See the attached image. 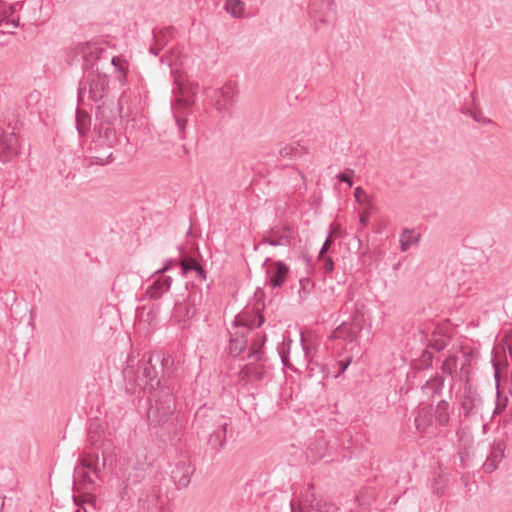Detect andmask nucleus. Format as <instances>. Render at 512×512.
I'll return each instance as SVG.
<instances>
[{"label":"nucleus","mask_w":512,"mask_h":512,"mask_svg":"<svg viewBox=\"0 0 512 512\" xmlns=\"http://www.w3.org/2000/svg\"><path fill=\"white\" fill-rule=\"evenodd\" d=\"M445 347H446V342L440 338L431 340L429 342V344L427 345V348H431L437 352L444 350Z\"/></svg>","instance_id":"obj_48"},{"label":"nucleus","mask_w":512,"mask_h":512,"mask_svg":"<svg viewBox=\"0 0 512 512\" xmlns=\"http://www.w3.org/2000/svg\"><path fill=\"white\" fill-rule=\"evenodd\" d=\"M414 423L417 431L420 433L426 432L428 428L433 426L435 420L432 415L431 407L428 405L421 407L415 416Z\"/></svg>","instance_id":"obj_28"},{"label":"nucleus","mask_w":512,"mask_h":512,"mask_svg":"<svg viewBox=\"0 0 512 512\" xmlns=\"http://www.w3.org/2000/svg\"><path fill=\"white\" fill-rule=\"evenodd\" d=\"M418 241V237L414 235V231L410 229H405L400 238V247L402 251H407L411 245Z\"/></svg>","instance_id":"obj_37"},{"label":"nucleus","mask_w":512,"mask_h":512,"mask_svg":"<svg viewBox=\"0 0 512 512\" xmlns=\"http://www.w3.org/2000/svg\"><path fill=\"white\" fill-rule=\"evenodd\" d=\"M459 455V458H460V467L463 468V469H466L469 467V458H470V454L468 451H460L458 453Z\"/></svg>","instance_id":"obj_53"},{"label":"nucleus","mask_w":512,"mask_h":512,"mask_svg":"<svg viewBox=\"0 0 512 512\" xmlns=\"http://www.w3.org/2000/svg\"><path fill=\"white\" fill-rule=\"evenodd\" d=\"M309 14L315 24H329L335 20V5L333 0H312L309 4Z\"/></svg>","instance_id":"obj_12"},{"label":"nucleus","mask_w":512,"mask_h":512,"mask_svg":"<svg viewBox=\"0 0 512 512\" xmlns=\"http://www.w3.org/2000/svg\"><path fill=\"white\" fill-rule=\"evenodd\" d=\"M91 472L85 471L83 468H75L73 474V486L76 492H88L96 489L94 479L90 475Z\"/></svg>","instance_id":"obj_21"},{"label":"nucleus","mask_w":512,"mask_h":512,"mask_svg":"<svg viewBox=\"0 0 512 512\" xmlns=\"http://www.w3.org/2000/svg\"><path fill=\"white\" fill-rule=\"evenodd\" d=\"M434 359V354L429 351L428 349H425L422 351L418 364L416 365V368L419 370H424L432 366V362Z\"/></svg>","instance_id":"obj_41"},{"label":"nucleus","mask_w":512,"mask_h":512,"mask_svg":"<svg viewBox=\"0 0 512 512\" xmlns=\"http://www.w3.org/2000/svg\"><path fill=\"white\" fill-rule=\"evenodd\" d=\"M456 363H457V357L456 356H448L444 361H443V364H442V371L444 373H447L449 375H452L453 374V371L455 370L456 368Z\"/></svg>","instance_id":"obj_45"},{"label":"nucleus","mask_w":512,"mask_h":512,"mask_svg":"<svg viewBox=\"0 0 512 512\" xmlns=\"http://www.w3.org/2000/svg\"><path fill=\"white\" fill-rule=\"evenodd\" d=\"M144 476H145L144 470L143 469H137V473H136L137 479L134 480L133 483H136V482L140 481V479L144 478Z\"/></svg>","instance_id":"obj_63"},{"label":"nucleus","mask_w":512,"mask_h":512,"mask_svg":"<svg viewBox=\"0 0 512 512\" xmlns=\"http://www.w3.org/2000/svg\"><path fill=\"white\" fill-rule=\"evenodd\" d=\"M111 64L114 66L116 72H117V78L121 84H124L127 79L128 74V64L126 60L114 56L111 58Z\"/></svg>","instance_id":"obj_35"},{"label":"nucleus","mask_w":512,"mask_h":512,"mask_svg":"<svg viewBox=\"0 0 512 512\" xmlns=\"http://www.w3.org/2000/svg\"><path fill=\"white\" fill-rule=\"evenodd\" d=\"M366 195L365 190L362 187H356L354 190V196L357 201H361V197Z\"/></svg>","instance_id":"obj_59"},{"label":"nucleus","mask_w":512,"mask_h":512,"mask_svg":"<svg viewBox=\"0 0 512 512\" xmlns=\"http://www.w3.org/2000/svg\"><path fill=\"white\" fill-rule=\"evenodd\" d=\"M75 468H83L85 471L91 472L98 477L100 472L98 455L95 453H85L78 459V465Z\"/></svg>","instance_id":"obj_30"},{"label":"nucleus","mask_w":512,"mask_h":512,"mask_svg":"<svg viewBox=\"0 0 512 512\" xmlns=\"http://www.w3.org/2000/svg\"><path fill=\"white\" fill-rule=\"evenodd\" d=\"M161 50H162V48L160 46L156 45L155 42L149 48V52L155 56H157Z\"/></svg>","instance_id":"obj_60"},{"label":"nucleus","mask_w":512,"mask_h":512,"mask_svg":"<svg viewBox=\"0 0 512 512\" xmlns=\"http://www.w3.org/2000/svg\"><path fill=\"white\" fill-rule=\"evenodd\" d=\"M245 4L241 0H226L225 10L233 17L239 18L244 14Z\"/></svg>","instance_id":"obj_36"},{"label":"nucleus","mask_w":512,"mask_h":512,"mask_svg":"<svg viewBox=\"0 0 512 512\" xmlns=\"http://www.w3.org/2000/svg\"><path fill=\"white\" fill-rule=\"evenodd\" d=\"M308 154V149L298 142L286 145L278 151V159L293 160Z\"/></svg>","instance_id":"obj_29"},{"label":"nucleus","mask_w":512,"mask_h":512,"mask_svg":"<svg viewBox=\"0 0 512 512\" xmlns=\"http://www.w3.org/2000/svg\"><path fill=\"white\" fill-rule=\"evenodd\" d=\"M333 241H334V238L332 236V233L330 232L320 249V252L318 255V260H321L323 255H325L326 252L330 249V245L333 243Z\"/></svg>","instance_id":"obj_49"},{"label":"nucleus","mask_w":512,"mask_h":512,"mask_svg":"<svg viewBox=\"0 0 512 512\" xmlns=\"http://www.w3.org/2000/svg\"><path fill=\"white\" fill-rule=\"evenodd\" d=\"M470 365V361L468 358L465 359V361L461 365V372L465 371L466 373V379H465V386H464V392L463 395L460 398V409L462 411V415L464 419H472L477 416H482V410H483V399L481 395L478 393L477 389L471 385L468 384L469 382V371L468 366Z\"/></svg>","instance_id":"obj_4"},{"label":"nucleus","mask_w":512,"mask_h":512,"mask_svg":"<svg viewBox=\"0 0 512 512\" xmlns=\"http://www.w3.org/2000/svg\"><path fill=\"white\" fill-rule=\"evenodd\" d=\"M181 254L178 264L181 267L182 274L187 275L189 272L194 271L195 277L198 281L203 282L207 279V272L204 267L197 261L196 258L187 255L182 247H179Z\"/></svg>","instance_id":"obj_16"},{"label":"nucleus","mask_w":512,"mask_h":512,"mask_svg":"<svg viewBox=\"0 0 512 512\" xmlns=\"http://www.w3.org/2000/svg\"><path fill=\"white\" fill-rule=\"evenodd\" d=\"M207 97H209L214 107L220 112H229L230 107L235 103L238 90L235 84L228 82L221 88L205 90Z\"/></svg>","instance_id":"obj_8"},{"label":"nucleus","mask_w":512,"mask_h":512,"mask_svg":"<svg viewBox=\"0 0 512 512\" xmlns=\"http://www.w3.org/2000/svg\"><path fill=\"white\" fill-rule=\"evenodd\" d=\"M80 495H74L73 501L74 504L79 506V509L83 511V508L85 504H88L92 506L93 508H96L97 503V497L95 494H93V491L88 492H78Z\"/></svg>","instance_id":"obj_33"},{"label":"nucleus","mask_w":512,"mask_h":512,"mask_svg":"<svg viewBox=\"0 0 512 512\" xmlns=\"http://www.w3.org/2000/svg\"><path fill=\"white\" fill-rule=\"evenodd\" d=\"M266 335L257 333L254 335L251 345L248 347V354L246 358L248 360L254 359L256 361L259 360H267L264 352V345L266 343Z\"/></svg>","instance_id":"obj_25"},{"label":"nucleus","mask_w":512,"mask_h":512,"mask_svg":"<svg viewBox=\"0 0 512 512\" xmlns=\"http://www.w3.org/2000/svg\"><path fill=\"white\" fill-rule=\"evenodd\" d=\"M505 449L506 443L504 439H498L494 441L493 445L491 446L490 453L482 466V469L485 473H492L498 468L499 463L505 457Z\"/></svg>","instance_id":"obj_17"},{"label":"nucleus","mask_w":512,"mask_h":512,"mask_svg":"<svg viewBox=\"0 0 512 512\" xmlns=\"http://www.w3.org/2000/svg\"><path fill=\"white\" fill-rule=\"evenodd\" d=\"M176 126H177V132L178 136L181 140L186 139V126H187V119L178 113L174 114Z\"/></svg>","instance_id":"obj_44"},{"label":"nucleus","mask_w":512,"mask_h":512,"mask_svg":"<svg viewBox=\"0 0 512 512\" xmlns=\"http://www.w3.org/2000/svg\"><path fill=\"white\" fill-rule=\"evenodd\" d=\"M176 264L175 260H168L164 266L154 272L155 275H164L165 272L169 271Z\"/></svg>","instance_id":"obj_57"},{"label":"nucleus","mask_w":512,"mask_h":512,"mask_svg":"<svg viewBox=\"0 0 512 512\" xmlns=\"http://www.w3.org/2000/svg\"><path fill=\"white\" fill-rule=\"evenodd\" d=\"M299 284V296L302 300H305L311 289L314 287V283L310 278H301L299 280Z\"/></svg>","instance_id":"obj_43"},{"label":"nucleus","mask_w":512,"mask_h":512,"mask_svg":"<svg viewBox=\"0 0 512 512\" xmlns=\"http://www.w3.org/2000/svg\"><path fill=\"white\" fill-rule=\"evenodd\" d=\"M360 326L355 323L343 322L332 333L333 339H344L354 342L357 339Z\"/></svg>","instance_id":"obj_27"},{"label":"nucleus","mask_w":512,"mask_h":512,"mask_svg":"<svg viewBox=\"0 0 512 512\" xmlns=\"http://www.w3.org/2000/svg\"><path fill=\"white\" fill-rule=\"evenodd\" d=\"M326 451V443L321 440H315L308 445L307 457L312 463L324 458Z\"/></svg>","instance_id":"obj_31"},{"label":"nucleus","mask_w":512,"mask_h":512,"mask_svg":"<svg viewBox=\"0 0 512 512\" xmlns=\"http://www.w3.org/2000/svg\"><path fill=\"white\" fill-rule=\"evenodd\" d=\"M351 362H352V357L351 356L346 357L345 359L338 361L337 362L338 374L335 375V377H338L340 374H343L347 370V368L349 367Z\"/></svg>","instance_id":"obj_50"},{"label":"nucleus","mask_w":512,"mask_h":512,"mask_svg":"<svg viewBox=\"0 0 512 512\" xmlns=\"http://www.w3.org/2000/svg\"><path fill=\"white\" fill-rule=\"evenodd\" d=\"M264 304L257 301L253 307H246L242 312L235 316L232 326L251 332L254 328H259L265 322V317L262 313Z\"/></svg>","instance_id":"obj_7"},{"label":"nucleus","mask_w":512,"mask_h":512,"mask_svg":"<svg viewBox=\"0 0 512 512\" xmlns=\"http://www.w3.org/2000/svg\"><path fill=\"white\" fill-rule=\"evenodd\" d=\"M175 29L173 27H166L160 30H153V40L156 45L160 46L162 49L168 44L170 38L173 37Z\"/></svg>","instance_id":"obj_34"},{"label":"nucleus","mask_w":512,"mask_h":512,"mask_svg":"<svg viewBox=\"0 0 512 512\" xmlns=\"http://www.w3.org/2000/svg\"><path fill=\"white\" fill-rule=\"evenodd\" d=\"M149 430L159 447H165L167 445L176 446L181 442L184 435L185 421L183 416L176 413L160 427H153Z\"/></svg>","instance_id":"obj_3"},{"label":"nucleus","mask_w":512,"mask_h":512,"mask_svg":"<svg viewBox=\"0 0 512 512\" xmlns=\"http://www.w3.org/2000/svg\"><path fill=\"white\" fill-rule=\"evenodd\" d=\"M3 13H6L7 15V20H12L10 17L15 13V6L14 5H9L8 6V9L7 10H4Z\"/></svg>","instance_id":"obj_61"},{"label":"nucleus","mask_w":512,"mask_h":512,"mask_svg":"<svg viewBox=\"0 0 512 512\" xmlns=\"http://www.w3.org/2000/svg\"><path fill=\"white\" fill-rule=\"evenodd\" d=\"M432 415L437 426L446 427L450 423V403L442 399L436 405L430 404Z\"/></svg>","instance_id":"obj_24"},{"label":"nucleus","mask_w":512,"mask_h":512,"mask_svg":"<svg viewBox=\"0 0 512 512\" xmlns=\"http://www.w3.org/2000/svg\"><path fill=\"white\" fill-rule=\"evenodd\" d=\"M498 427L501 432V438L504 439L505 442L512 437V419L509 417H505L500 419L498 422Z\"/></svg>","instance_id":"obj_39"},{"label":"nucleus","mask_w":512,"mask_h":512,"mask_svg":"<svg viewBox=\"0 0 512 512\" xmlns=\"http://www.w3.org/2000/svg\"><path fill=\"white\" fill-rule=\"evenodd\" d=\"M173 279L166 275H157L155 280L147 287L146 295L152 300H158L169 291Z\"/></svg>","instance_id":"obj_19"},{"label":"nucleus","mask_w":512,"mask_h":512,"mask_svg":"<svg viewBox=\"0 0 512 512\" xmlns=\"http://www.w3.org/2000/svg\"><path fill=\"white\" fill-rule=\"evenodd\" d=\"M289 351V348L287 349ZM278 353L281 359V362L286 367H291L289 353L285 351V344L283 343L282 347L278 348Z\"/></svg>","instance_id":"obj_51"},{"label":"nucleus","mask_w":512,"mask_h":512,"mask_svg":"<svg viewBox=\"0 0 512 512\" xmlns=\"http://www.w3.org/2000/svg\"><path fill=\"white\" fill-rule=\"evenodd\" d=\"M94 133L97 134L89 148L90 151L98 152L100 149H112L118 143L116 130L111 126H95Z\"/></svg>","instance_id":"obj_13"},{"label":"nucleus","mask_w":512,"mask_h":512,"mask_svg":"<svg viewBox=\"0 0 512 512\" xmlns=\"http://www.w3.org/2000/svg\"><path fill=\"white\" fill-rule=\"evenodd\" d=\"M195 468L188 461H178L171 471V477L177 487L186 488L191 481V476L194 474Z\"/></svg>","instance_id":"obj_18"},{"label":"nucleus","mask_w":512,"mask_h":512,"mask_svg":"<svg viewBox=\"0 0 512 512\" xmlns=\"http://www.w3.org/2000/svg\"><path fill=\"white\" fill-rule=\"evenodd\" d=\"M302 341V345H303V349H304V353H305V358L308 360V366H312V365H316L318 367L321 368V371L323 373H326V365H320L318 362L314 361L312 358H311V352H310V349L304 344V341L303 339L301 340Z\"/></svg>","instance_id":"obj_47"},{"label":"nucleus","mask_w":512,"mask_h":512,"mask_svg":"<svg viewBox=\"0 0 512 512\" xmlns=\"http://www.w3.org/2000/svg\"><path fill=\"white\" fill-rule=\"evenodd\" d=\"M339 508L332 502L323 501L320 512H337Z\"/></svg>","instance_id":"obj_55"},{"label":"nucleus","mask_w":512,"mask_h":512,"mask_svg":"<svg viewBox=\"0 0 512 512\" xmlns=\"http://www.w3.org/2000/svg\"><path fill=\"white\" fill-rule=\"evenodd\" d=\"M81 53L83 54L82 68L84 72L87 73L95 70L94 66L96 65L97 61L101 59V56L103 53H105V50L103 48L91 46L89 43H87L85 46L81 47Z\"/></svg>","instance_id":"obj_22"},{"label":"nucleus","mask_w":512,"mask_h":512,"mask_svg":"<svg viewBox=\"0 0 512 512\" xmlns=\"http://www.w3.org/2000/svg\"><path fill=\"white\" fill-rule=\"evenodd\" d=\"M460 112L463 115L470 116V117H472V115L474 113V111L471 110L469 107H461Z\"/></svg>","instance_id":"obj_62"},{"label":"nucleus","mask_w":512,"mask_h":512,"mask_svg":"<svg viewBox=\"0 0 512 512\" xmlns=\"http://www.w3.org/2000/svg\"><path fill=\"white\" fill-rule=\"evenodd\" d=\"M313 490H314V486L312 484H310L308 486V488H307L306 500L305 501L308 503V506L312 510L320 512L323 500L318 499L316 497V495L314 494Z\"/></svg>","instance_id":"obj_38"},{"label":"nucleus","mask_w":512,"mask_h":512,"mask_svg":"<svg viewBox=\"0 0 512 512\" xmlns=\"http://www.w3.org/2000/svg\"><path fill=\"white\" fill-rule=\"evenodd\" d=\"M292 240V227L290 225L274 226L263 233L259 244L289 247Z\"/></svg>","instance_id":"obj_10"},{"label":"nucleus","mask_w":512,"mask_h":512,"mask_svg":"<svg viewBox=\"0 0 512 512\" xmlns=\"http://www.w3.org/2000/svg\"><path fill=\"white\" fill-rule=\"evenodd\" d=\"M3 24H5V25H12L14 28L19 26L18 20L14 19V18H12V20H7L6 13L0 14V27Z\"/></svg>","instance_id":"obj_56"},{"label":"nucleus","mask_w":512,"mask_h":512,"mask_svg":"<svg viewBox=\"0 0 512 512\" xmlns=\"http://www.w3.org/2000/svg\"><path fill=\"white\" fill-rule=\"evenodd\" d=\"M267 360L256 361L251 359L245 364L238 373V383L241 386L254 384L262 381L267 374Z\"/></svg>","instance_id":"obj_9"},{"label":"nucleus","mask_w":512,"mask_h":512,"mask_svg":"<svg viewBox=\"0 0 512 512\" xmlns=\"http://www.w3.org/2000/svg\"><path fill=\"white\" fill-rule=\"evenodd\" d=\"M321 260L324 261V264H323V269L326 273H332L333 270H334V261L331 257H326L325 255H323V257L321 258Z\"/></svg>","instance_id":"obj_52"},{"label":"nucleus","mask_w":512,"mask_h":512,"mask_svg":"<svg viewBox=\"0 0 512 512\" xmlns=\"http://www.w3.org/2000/svg\"><path fill=\"white\" fill-rule=\"evenodd\" d=\"M90 152L92 153L91 158L94 159L97 164H106L113 160V152L111 149H100L98 152Z\"/></svg>","instance_id":"obj_40"},{"label":"nucleus","mask_w":512,"mask_h":512,"mask_svg":"<svg viewBox=\"0 0 512 512\" xmlns=\"http://www.w3.org/2000/svg\"><path fill=\"white\" fill-rule=\"evenodd\" d=\"M497 402H496V406L492 412V419L495 418L497 415H500L504 412V410L506 409L507 405H508V398L505 397L503 400L501 399V391H500V388H499V384L497 383Z\"/></svg>","instance_id":"obj_42"},{"label":"nucleus","mask_w":512,"mask_h":512,"mask_svg":"<svg viewBox=\"0 0 512 512\" xmlns=\"http://www.w3.org/2000/svg\"><path fill=\"white\" fill-rule=\"evenodd\" d=\"M266 270V283L272 288H281L285 283L289 274V266L283 261H272L271 258H266L263 262V267L267 266Z\"/></svg>","instance_id":"obj_11"},{"label":"nucleus","mask_w":512,"mask_h":512,"mask_svg":"<svg viewBox=\"0 0 512 512\" xmlns=\"http://www.w3.org/2000/svg\"><path fill=\"white\" fill-rule=\"evenodd\" d=\"M472 118L475 122H478V123H482V124L492 123V120L483 116L481 111H474Z\"/></svg>","instance_id":"obj_54"},{"label":"nucleus","mask_w":512,"mask_h":512,"mask_svg":"<svg viewBox=\"0 0 512 512\" xmlns=\"http://www.w3.org/2000/svg\"><path fill=\"white\" fill-rule=\"evenodd\" d=\"M132 362L128 360L122 371L125 389L131 394L149 390L146 410L148 427H160L176 414L174 360L170 355L156 353L138 361L137 366Z\"/></svg>","instance_id":"obj_1"},{"label":"nucleus","mask_w":512,"mask_h":512,"mask_svg":"<svg viewBox=\"0 0 512 512\" xmlns=\"http://www.w3.org/2000/svg\"><path fill=\"white\" fill-rule=\"evenodd\" d=\"M88 90L89 98L97 103L103 100L109 91L108 76L100 73L98 68L85 73V77L79 82L78 100L83 99L84 92Z\"/></svg>","instance_id":"obj_6"},{"label":"nucleus","mask_w":512,"mask_h":512,"mask_svg":"<svg viewBox=\"0 0 512 512\" xmlns=\"http://www.w3.org/2000/svg\"><path fill=\"white\" fill-rule=\"evenodd\" d=\"M353 176L354 171L351 169H347L345 172H340L336 178L339 182L346 183L349 187L353 186Z\"/></svg>","instance_id":"obj_46"},{"label":"nucleus","mask_w":512,"mask_h":512,"mask_svg":"<svg viewBox=\"0 0 512 512\" xmlns=\"http://www.w3.org/2000/svg\"><path fill=\"white\" fill-rule=\"evenodd\" d=\"M154 318H155V314H154L153 310L151 309V310L148 312V314H147V321H148L149 323H151V322L154 320Z\"/></svg>","instance_id":"obj_64"},{"label":"nucleus","mask_w":512,"mask_h":512,"mask_svg":"<svg viewBox=\"0 0 512 512\" xmlns=\"http://www.w3.org/2000/svg\"><path fill=\"white\" fill-rule=\"evenodd\" d=\"M236 329L237 330L233 333L229 332V354L232 357L239 356L247 348V335L250 333L243 329Z\"/></svg>","instance_id":"obj_23"},{"label":"nucleus","mask_w":512,"mask_h":512,"mask_svg":"<svg viewBox=\"0 0 512 512\" xmlns=\"http://www.w3.org/2000/svg\"><path fill=\"white\" fill-rule=\"evenodd\" d=\"M91 116L88 112L77 109L76 110V129L80 136H85L90 130Z\"/></svg>","instance_id":"obj_32"},{"label":"nucleus","mask_w":512,"mask_h":512,"mask_svg":"<svg viewBox=\"0 0 512 512\" xmlns=\"http://www.w3.org/2000/svg\"><path fill=\"white\" fill-rule=\"evenodd\" d=\"M187 297L180 302H176L172 311V317L178 322H188L197 315L198 307L203 302L202 289L194 284H187Z\"/></svg>","instance_id":"obj_5"},{"label":"nucleus","mask_w":512,"mask_h":512,"mask_svg":"<svg viewBox=\"0 0 512 512\" xmlns=\"http://www.w3.org/2000/svg\"><path fill=\"white\" fill-rule=\"evenodd\" d=\"M445 378L441 374H436L435 376L428 379L422 386L421 390L424 395H426L429 399H433L436 396L442 394L444 388Z\"/></svg>","instance_id":"obj_26"},{"label":"nucleus","mask_w":512,"mask_h":512,"mask_svg":"<svg viewBox=\"0 0 512 512\" xmlns=\"http://www.w3.org/2000/svg\"><path fill=\"white\" fill-rule=\"evenodd\" d=\"M369 218H370V215L368 212H362L360 215H359V221L361 223L362 226H367L368 222H369Z\"/></svg>","instance_id":"obj_58"},{"label":"nucleus","mask_w":512,"mask_h":512,"mask_svg":"<svg viewBox=\"0 0 512 512\" xmlns=\"http://www.w3.org/2000/svg\"><path fill=\"white\" fill-rule=\"evenodd\" d=\"M122 107L120 103L117 104L112 103L108 105L106 102L97 106L96 110V120L99 121V124L96 126H111L113 127L114 122L118 117H121Z\"/></svg>","instance_id":"obj_15"},{"label":"nucleus","mask_w":512,"mask_h":512,"mask_svg":"<svg viewBox=\"0 0 512 512\" xmlns=\"http://www.w3.org/2000/svg\"><path fill=\"white\" fill-rule=\"evenodd\" d=\"M231 419L221 410L203 405L194 415L192 428L199 438H207V452L219 454L226 446L227 428Z\"/></svg>","instance_id":"obj_2"},{"label":"nucleus","mask_w":512,"mask_h":512,"mask_svg":"<svg viewBox=\"0 0 512 512\" xmlns=\"http://www.w3.org/2000/svg\"><path fill=\"white\" fill-rule=\"evenodd\" d=\"M19 140L15 132H7L0 128V160L10 162L19 154Z\"/></svg>","instance_id":"obj_14"},{"label":"nucleus","mask_w":512,"mask_h":512,"mask_svg":"<svg viewBox=\"0 0 512 512\" xmlns=\"http://www.w3.org/2000/svg\"><path fill=\"white\" fill-rule=\"evenodd\" d=\"M172 73L174 75V82L177 85V90L180 94L177 98L178 103L184 108L191 107L194 104V97L196 95L195 89L197 85L189 84V86L186 87L180 77L176 75V72L172 71Z\"/></svg>","instance_id":"obj_20"}]
</instances>
